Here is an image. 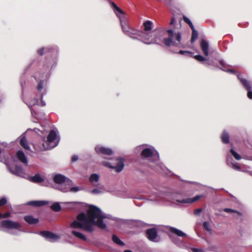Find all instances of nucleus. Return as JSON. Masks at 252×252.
Instances as JSON below:
<instances>
[{"mask_svg":"<svg viewBox=\"0 0 252 252\" xmlns=\"http://www.w3.org/2000/svg\"><path fill=\"white\" fill-rule=\"evenodd\" d=\"M155 32V37L150 38L149 34L146 33L142 31L138 30L133 28L129 30L127 35L132 38H137L139 37L143 39V42L146 44L158 43V39H160V37L167 33L168 37L164 38L162 42L167 47L171 46H179L181 40V33L174 32L173 30H166L163 27H159L154 31Z\"/></svg>","mask_w":252,"mask_h":252,"instance_id":"nucleus-1","label":"nucleus"},{"mask_svg":"<svg viewBox=\"0 0 252 252\" xmlns=\"http://www.w3.org/2000/svg\"><path fill=\"white\" fill-rule=\"evenodd\" d=\"M105 218L101 213L100 209L93 205H91L87 212L81 213L77 216V220L73 221L70 224L73 228H81L85 231L92 233L94 231V225L104 229L106 225L103 220Z\"/></svg>","mask_w":252,"mask_h":252,"instance_id":"nucleus-2","label":"nucleus"},{"mask_svg":"<svg viewBox=\"0 0 252 252\" xmlns=\"http://www.w3.org/2000/svg\"><path fill=\"white\" fill-rule=\"evenodd\" d=\"M109 162H104V165L111 169H115V170L119 173L122 171L124 167V161L123 158H116L115 163H112Z\"/></svg>","mask_w":252,"mask_h":252,"instance_id":"nucleus-3","label":"nucleus"},{"mask_svg":"<svg viewBox=\"0 0 252 252\" xmlns=\"http://www.w3.org/2000/svg\"><path fill=\"white\" fill-rule=\"evenodd\" d=\"M0 224L3 228L12 229H20L21 226L19 223L11 220H2L0 222Z\"/></svg>","mask_w":252,"mask_h":252,"instance_id":"nucleus-4","label":"nucleus"},{"mask_svg":"<svg viewBox=\"0 0 252 252\" xmlns=\"http://www.w3.org/2000/svg\"><path fill=\"white\" fill-rule=\"evenodd\" d=\"M95 151L98 154L106 156H111L113 154V151L111 149L100 146L95 147Z\"/></svg>","mask_w":252,"mask_h":252,"instance_id":"nucleus-5","label":"nucleus"},{"mask_svg":"<svg viewBox=\"0 0 252 252\" xmlns=\"http://www.w3.org/2000/svg\"><path fill=\"white\" fill-rule=\"evenodd\" d=\"M147 237L151 241L157 242L158 241L156 240L158 236V231L156 228L148 229L146 232Z\"/></svg>","mask_w":252,"mask_h":252,"instance_id":"nucleus-6","label":"nucleus"},{"mask_svg":"<svg viewBox=\"0 0 252 252\" xmlns=\"http://www.w3.org/2000/svg\"><path fill=\"white\" fill-rule=\"evenodd\" d=\"M40 234L43 237L51 240H57L60 238L59 236L48 231H41Z\"/></svg>","mask_w":252,"mask_h":252,"instance_id":"nucleus-7","label":"nucleus"},{"mask_svg":"<svg viewBox=\"0 0 252 252\" xmlns=\"http://www.w3.org/2000/svg\"><path fill=\"white\" fill-rule=\"evenodd\" d=\"M201 197V195H196L192 198H186L183 199L177 200V201L181 203H191L197 201Z\"/></svg>","mask_w":252,"mask_h":252,"instance_id":"nucleus-8","label":"nucleus"},{"mask_svg":"<svg viewBox=\"0 0 252 252\" xmlns=\"http://www.w3.org/2000/svg\"><path fill=\"white\" fill-rule=\"evenodd\" d=\"M200 47L204 55L206 56H208L209 47L208 42L204 39H202Z\"/></svg>","mask_w":252,"mask_h":252,"instance_id":"nucleus-9","label":"nucleus"},{"mask_svg":"<svg viewBox=\"0 0 252 252\" xmlns=\"http://www.w3.org/2000/svg\"><path fill=\"white\" fill-rule=\"evenodd\" d=\"M17 158L22 163L27 164L28 160L26 157V156L22 151H18L16 154Z\"/></svg>","mask_w":252,"mask_h":252,"instance_id":"nucleus-10","label":"nucleus"},{"mask_svg":"<svg viewBox=\"0 0 252 252\" xmlns=\"http://www.w3.org/2000/svg\"><path fill=\"white\" fill-rule=\"evenodd\" d=\"M238 78L247 91L251 89L250 83L247 79L243 78L240 75H238Z\"/></svg>","mask_w":252,"mask_h":252,"instance_id":"nucleus-11","label":"nucleus"},{"mask_svg":"<svg viewBox=\"0 0 252 252\" xmlns=\"http://www.w3.org/2000/svg\"><path fill=\"white\" fill-rule=\"evenodd\" d=\"M48 204V202L45 201H31L27 203L28 205L33 206L34 207L43 206Z\"/></svg>","mask_w":252,"mask_h":252,"instance_id":"nucleus-12","label":"nucleus"},{"mask_svg":"<svg viewBox=\"0 0 252 252\" xmlns=\"http://www.w3.org/2000/svg\"><path fill=\"white\" fill-rule=\"evenodd\" d=\"M53 180L55 183L61 184L65 182L66 177L61 174H57L54 177Z\"/></svg>","mask_w":252,"mask_h":252,"instance_id":"nucleus-13","label":"nucleus"},{"mask_svg":"<svg viewBox=\"0 0 252 252\" xmlns=\"http://www.w3.org/2000/svg\"><path fill=\"white\" fill-rule=\"evenodd\" d=\"M24 220L30 224H34L39 222L38 219L34 218L32 216H26L24 218Z\"/></svg>","mask_w":252,"mask_h":252,"instance_id":"nucleus-14","label":"nucleus"},{"mask_svg":"<svg viewBox=\"0 0 252 252\" xmlns=\"http://www.w3.org/2000/svg\"><path fill=\"white\" fill-rule=\"evenodd\" d=\"M109 2L111 4V7L118 16H119L118 13L123 15L125 14L124 12L119 7H118L115 2L112 1H110Z\"/></svg>","mask_w":252,"mask_h":252,"instance_id":"nucleus-15","label":"nucleus"},{"mask_svg":"<svg viewBox=\"0 0 252 252\" xmlns=\"http://www.w3.org/2000/svg\"><path fill=\"white\" fill-rule=\"evenodd\" d=\"M141 155L143 158H150L153 156V152L150 148H145L142 151Z\"/></svg>","mask_w":252,"mask_h":252,"instance_id":"nucleus-16","label":"nucleus"},{"mask_svg":"<svg viewBox=\"0 0 252 252\" xmlns=\"http://www.w3.org/2000/svg\"><path fill=\"white\" fill-rule=\"evenodd\" d=\"M57 133L54 130H51L47 137V141L48 143H52L56 139Z\"/></svg>","mask_w":252,"mask_h":252,"instance_id":"nucleus-17","label":"nucleus"},{"mask_svg":"<svg viewBox=\"0 0 252 252\" xmlns=\"http://www.w3.org/2000/svg\"><path fill=\"white\" fill-rule=\"evenodd\" d=\"M30 181L33 183H39L43 182L44 179L39 174H36L34 176L30 178Z\"/></svg>","mask_w":252,"mask_h":252,"instance_id":"nucleus-18","label":"nucleus"},{"mask_svg":"<svg viewBox=\"0 0 252 252\" xmlns=\"http://www.w3.org/2000/svg\"><path fill=\"white\" fill-rule=\"evenodd\" d=\"M221 140L223 143L228 144L229 142V133L225 130H224L221 135Z\"/></svg>","mask_w":252,"mask_h":252,"instance_id":"nucleus-19","label":"nucleus"},{"mask_svg":"<svg viewBox=\"0 0 252 252\" xmlns=\"http://www.w3.org/2000/svg\"><path fill=\"white\" fill-rule=\"evenodd\" d=\"M153 23L151 21H146L143 24L144 27V31L146 32L150 31L153 29Z\"/></svg>","mask_w":252,"mask_h":252,"instance_id":"nucleus-20","label":"nucleus"},{"mask_svg":"<svg viewBox=\"0 0 252 252\" xmlns=\"http://www.w3.org/2000/svg\"><path fill=\"white\" fill-rule=\"evenodd\" d=\"M20 144L25 150H30V146H29L26 138L25 136L21 137L20 139Z\"/></svg>","mask_w":252,"mask_h":252,"instance_id":"nucleus-21","label":"nucleus"},{"mask_svg":"<svg viewBox=\"0 0 252 252\" xmlns=\"http://www.w3.org/2000/svg\"><path fill=\"white\" fill-rule=\"evenodd\" d=\"M169 230L171 232L177 235L178 236L185 237L186 236V234L185 233L174 227H171Z\"/></svg>","mask_w":252,"mask_h":252,"instance_id":"nucleus-22","label":"nucleus"},{"mask_svg":"<svg viewBox=\"0 0 252 252\" xmlns=\"http://www.w3.org/2000/svg\"><path fill=\"white\" fill-rule=\"evenodd\" d=\"M71 233L72 235H73L76 237H77L82 240L86 241L87 239L85 236L80 232H77L75 230H73L71 232Z\"/></svg>","mask_w":252,"mask_h":252,"instance_id":"nucleus-23","label":"nucleus"},{"mask_svg":"<svg viewBox=\"0 0 252 252\" xmlns=\"http://www.w3.org/2000/svg\"><path fill=\"white\" fill-rule=\"evenodd\" d=\"M10 172L14 175H18L23 173V169L21 166L17 165L15 166L14 170L10 169Z\"/></svg>","mask_w":252,"mask_h":252,"instance_id":"nucleus-24","label":"nucleus"},{"mask_svg":"<svg viewBox=\"0 0 252 252\" xmlns=\"http://www.w3.org/2000/svg\"><path fill=\"white\" fill-rule=\"evenodd\" d=\"M112 241L116 244L120 246H124V243L122 242L116 235L113 234L112 235Z\"/></svg>","mask_w":252,"mask_h":252,"instance_id":"nucleus-25","label":"nucleus"},{"mask_svg":"<svg viewBox=\"0 0 252 252\" xmlns=\"http://www.w3.org/2000/svg\"><path fill=\"white\" fill-rule=\"evenodd\" d=\"M51 209L55 212H59L61 210V206L59 203H54L51 206Z\"/></svg>","mask_w":252,"mask_h":252,"instance_id":"nucleus-26","label":"nucleus"},{"mask_svg":"<svg viewBox=\"0 0 252 252\" xmlns=\"http://www.w3.org/2000/svg\"><path fill=\"white\" fill-rule=\"evenodd\" d=\"M50 49L49 48H41L37 50V52L40 56H42L44 53L49 52Z\"/></svg>","mask_w":252,"mask_h":252,"instance_id":"nucleus-27","label":"nucleus"},{"mask_svg":"<svg viewBox=\"0 0 252 252\" xmlns=\"http://www.w3.org/2000/svg\"><path fill=\"white\" fill-rule=\"evenodd\" d=\"M224 212L226 213H234L238 216H242L243 215V214L241 212H240L239 211H237L236 210L230 209V208H224L223 209Z\"/></svg>","mask_w":252,"mask_h":252,"instance_id":"nucleus-28","label":"nucleus"},{"mask_svg":"<svg viewBox=\"0 0 252 252\" xmlns=\"http://www.w3.org/2000/svg\"><path fill=\"white\" fill-rule=\"evenodd\" d=\"M198 32L196 30L192 31L191 37L190 39V42L191 43H193L198 38Z\"/></svg>","mask_w":252,"mask_h":252,"instance_id":"nucleus-29","label":"nucleus"},{"mask_svg":"<svg viewBox=\"0 0 252 252\" xmlns=\"http://www.w3.org/2000/svg\"><path fill=\"white\" fill-rule=\"evenodd\" d=\"M230 152L232 155L234 157V158L238 160H240L242 158L240 155H239L236 152H235L233 149H231Z\"/></svg>","mask_w":252,"mask_h":252,"instance_id":"nucleus-30","label":"nucleus"},{"mask_svg":"<svg viewBox=\"0 0 252 252\" xmlns=\"http://www.w3.org/2000/svg\"><path fill=\"white\" fill-rule=\"evenodd\" d=\"M122 28L123 32L126 35L129 30L131 28L128 25L126 24V23L123 24L121 22Z\"/></svg>","mask_w":252,"mask_h":252,"instance_id":"nucleus-31","label":"nucleus"},{"mask_svg":"<svg viewBox=\"0 0 252 252\" xmlns=\"http://www.w3.org/2000/svg\"><path fill=\"white\" fill-rule=\"evenodd\" d=\"M178 53L188 57H191L192 56V53L189 51L180 50Z\"/></svg>","mask_w":252,"mask_h":252,"instance_id":"nucleus-32","label":"nucleus"},{"mask_svg":"<svg viewBox=\"0 0 252 252\" xmlns=\"http://www.w3.org/2000/svg\"><path fill=\"white\" fill-rule=\"evenodd\" d=\"M99 180V176L96 174H93L91 175L89 180L91 182H97Z\"/></svg>","mask_w":252,"mask_h":252,"instance_id":"nucleus-33","label":"nucleus"},{"mask_svg":"<svg viewBox=\"0 0 252 252\" xmlns=\"http://www.w3.org/2000/svg\"><path fill=\"white\" fill-rule=\"evenodd\" d=\"M194 58L199 62H203L207 60L205 57L200 55L194 56Z\"/></svg>","mask_w":252,"mask_h":252,"instance_id":"nucleus-34","label":"nucleus"},{"mask_svg":"<svg viewBox=\"0 0 252 252\" xmlns=\"http://www.w3.org/2000/svg\"><path fill=\"white\" fill-rule=\"evenodd\" d=\"M203 227L204 228V229L208 231V232H210L211 231V229L210 228V224L209 223V222L208 221H205L203 222Z\"/></svg>","mask_w":252,"mask_h":252,"instance_id":"nucleus-35","label":"nucleus"},{"mask_svg":"<svg viewBox=\"0 0 252 252\" xmlns=\"http://www.w3.org/2000/svg\"><path fill=\"white\" fill-rule=\"evenodd\" d=\"M232 164V167L233 169H236V170H240L241 168V166L239 165V164L237 163V162H235V163H233L232 162L231 163Z\"/></svg>","mask_w":252,"mask_h":252,"instance_id":"nucleus-36","label":"nucleus"},{"mask_svg":"<svg viewBox=\"0 0 252 252\" xmlns=\"http://www.w3.org/2000/svg\"><path fill=\"white\" fill-rule=\"evenodd\" d=\"M43 88V82L42 81H40L37 85V89L38 91H40Z\"/></svg>","mask_w":252,"mask_h":252,"instance_id":"nucleus-37","label":"nucleus"},{"mask_svg":"<svg viewBox=\"0 0 252 252\" xmlns=\"http://www.w3.org/2000/svg\"><path fill=\"white\" fill-rule=\"evenodd\" d=\"M7 203V200L5 197H3L0 199V207H1Z\"/></svg>","mask_w":252,"mask_h":252,"instance_id":"nucleus-38","label":"nucleus"},{"mask_svg":"<svg viewBox=\"0 0 252 252\" xmlns=\"http://www.w3.org/2000/svg\"><path fill=\"white\" fill-rule=\"evenodd\" d=\"M191 251L193 252H205L203 250L200 249H197L195 248H191Z\"/></svg>","mask_w":252,"mask_h":252,"instance_id":"nucleus-39","label":"nucleus"},{"mask_svg":"<svg viewBox=\"0 0 252 252\" xmlns=\"http://www.w3.org/2000/svg\"><path fill=\"white\" fill-rule=\"evenodd\" d=\"M91 192L93 194H98L100 193L101 191L97 189H94Z\"/></svg>","mask_w":252,"mask_h":252,"instance_id":"nucleus-40","label":"nucleus"},{"mask_svg":"<svg viewBox=\"0 0 252 252\" xmlns=\"http://www.w3.org/2000/svg\"><path fill=\"white\" fill-rule=\"evenodd\" d=\"M78 159V157L77 155H73L71 158V161L75 162L77 161Z\"/></svg>","mask_w":252,"mask_h":252,"instance_id":"nucleus-41","label":"nucleus"},{"mask_svg":"<svg viewBox=\"0 0 252 252\" xmlns=\"http://www.w3.org/2000/svg\"><path fill=\"white\" fill-rule=\"evenodd\" d=\"M183 20L188 25L191 22L190 20L186 16L183 17Z\"/></svg>","mask_w":252,"mask_h":252,"instance_id":"nucleus-42","label":"nucleus"},{"mask_svg":"<svg viewBox=\"0 0 252 252\" xmlns=\"http://www.w3.org/2000/svg\"><path fill=\"white\" fill-rule=\"evenodd\" d=\"M70 191L72 192H76L79 190V188L78 187H72L70 189Z\"/></svg>","mask_w":252,"mask_h":252,"instance_id":"nucleus-43","label":"nucleus"},{"mask_svg":"<svg viewBox=\"0 0 252 252\" xmlns=\"http://www.w3.org/2000/svg\"><path fill=\"white\" fill-rule=\"evenodd\" d=\"M248 97L252 99V92L250 90L248 91Z\"/></svg>","mask_w":252,"mask_h":252,"instance_id":"nucleus-44","label":"nucleus"},{"mask_svg":"<svg viewBox=\"0 0 252 252\" xmlns=\"http://www.w3.org/2000/svg\"><path fill=\"white\" fill-rule=\"evenodd\" d=\"M10 216V213L6 212L4 214H3L2 217H3V218H7L9 217Z\"/></svg>","mask_w":252,"mask_h":252,"instance_id":"nucleus-45","label":"nucleus"},{"mask_svg":"<svg viewBox=\"0 0 252 252\" xmlns=\"http://www.w3.org/2000/svg\"><path fill=\"white\" fill-rule=\"evenodd\" d=\"M46 145H47V142H45L44 143H43L42 144V145H43V147H44V148L45 149V150H48V149H50L51 148L50 147H49L48 146H46Z\"/></svg>","mask_w":252,"mask_h":252,"instance_id":"nucleus-46","label":"nucleus"},{"mask_svg":"<svg viewBox=\"0 0 252 252\" xmlns=\"http://www.w3.org/2000/svg\"><path fill=\"white\" fill-rule=\"evenodd\" d=\"M201 211H202V209L201 208L197 209L194 210V213L195 215H198L200 213H201Z\"/></svg>","mask_w":252,"mask_h":252,"instance_id":"nucleus-47","label":"nucleus"},{"mask_svg":"<svg viewBox=\"0 0 252 252\" xmlns=\"http://www.w3.org/2000/svg\"><path fill=\"white\" fill-rule=\"evenodd\" d=\"M175 19L174 17H173L171 19L169 25H172L175 23Z\"/></svg>","mask_w":252,"mask_h":252,"instance_id":"nucleus-48","label":"nucleus"},{"mask_svg":"<svg viewBox=\"0 0 252 252\" xmlns=\"http://www.w3.org/2000/svg\"><path fill=\"white\" fill-rule=\"evenodd\" d=\"M189 25L190 27V28H191L192 31L195 30V29H194V27L192 23H191V22L189 24Z\"/></svg>","mask_w":252,"mask_h":252,"instance_id":"nucleus-49","label":"nucleus"},{"mask_svg":"<svg viewBox=\"0 0 252 252\" xmlns=\"http://www.w3.org/2000/svg\"><path fill=\"white\" fill-rule=\"evenodd\" d=\"M189 25L190 27V28H191L192 31L195 30V29H194V27L192 23H191V22L189 24Z\"/></svg>","mask_w":252,"mask_h":252,"instance_id":"nucleus-50","label":"nucleus"},{"mask_svg":"<svg viewBox=\"0 0 252 252\" xmlns=\"http://www.w3.org/2000/svg\"><path fill=\"white\" fill-rule=\"evenodd\" d=\"M38 100L37 99H35V102H33V103H32V105H35V104H37V103H38Z\"/></svg>","mask_w":252,"mask_h":252,"instance_id":"nucleus-51","label":"nucleus"},{"mask_svg":"<svg viewBox=\"0 0 252 252\" xmlns=\"http://www.w3.org/2000/svg\"><path fill=\"white\" fill-rule=\"evenodd\" d=\"M28 106H29V107L30 108V110H31V112H32V113L33 108H32V106H31V105H30H30H29Z\"/></svg>","mask_w":252,"mask_h":252,"instance_id":"nucleus-52","label":"nucleus"},{"mask_svg":"<svg viewBox=\"0 0 252 252\" xmlns=\"http://www.w3.org/2000/svg\"><path fill=\"white\" fill-rule=\"evenodd\" d=\"M229 71L231 73H235V71L233 70H232V69L229 70Z\"/></svg>","mask_w":252,"mask_h":252,"instance_id":"nucleus-53","label":"nucleus"},{"mask_svg":"<svg viewBox=\"0 0 252 252\" xmlns=\"http://www.w3.org/2000/svg\"><path fill=\"white\" fill-rule=\"evenodd\" d=\"M124 252H132L131 250H126L124 251Z\"/></svg>","mask_w":252,"mask_h":252,"instance_id":"nucleus-54","label":"nucleus"},{"mask_svg":"<svg viewBox=\"0 0 252 252\" xmlns=\"http://www.w3.org/2000/svg\"><path fill=\"white\" fill-rule=\"evenodd\" d=\"M2 215H2L1 213L0 212V219L3 218Z\"/></svg>","mask_w":252,"mask_h":252,"instance_id":"nucleus-55","label":"nucleus"},{"mask_svg":"<svg viewBox=\"0 0 252 252\" xmlns=\"http://www.w3.org/2000/svg\"><path fill=\"white\" fill-rule=\"evenodd\" d=\"M220 64L221 65H222V62H220Z\"/></svg>","mask_w":252,"mask_h":252,"instance_id":"nucleus-56","label":"nucleus"}]
</instances>
